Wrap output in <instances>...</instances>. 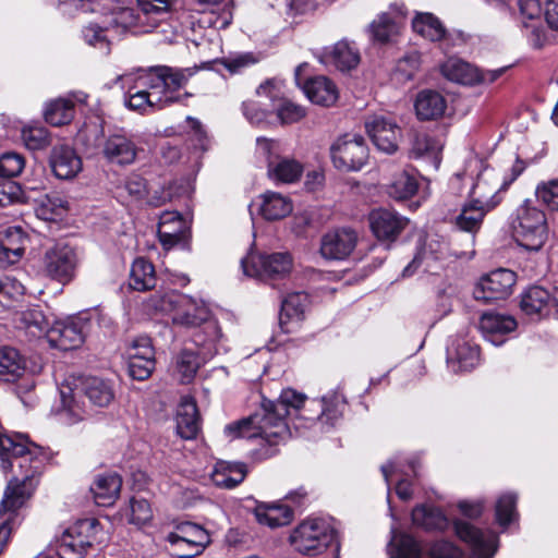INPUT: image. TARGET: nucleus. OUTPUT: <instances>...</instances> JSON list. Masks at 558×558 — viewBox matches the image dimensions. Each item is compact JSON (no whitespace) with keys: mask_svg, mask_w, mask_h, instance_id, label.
Returning a JSON list of instances; mask_svg holds the SVG:
<instances>
[{"mask_svg":"<svg viewBox=\"0 0 558 558\" xmlns=\"http://www.w3.org/2000/svg\"><path fill=\"white\" fill-rule=\"evenodd\" d=\"M25 168V158L22 154L7 151L0 156V177L14 178Z\"/></svg>","mask_w":558,"mask_h":558,"instance_id":"57","label":"nucleus"},{"mask_svg":"<svg viewBox=\"0 0 558 558\" xmlns=\"http://www.w3.org/2000/svg\"><path fill=\"white\" fill-rule=\"evenodd\" d=\"M357 234L350 228H339L328 231L322 236L319 252L330 260H343L354 251Z\"/></svg>","mask_w":558,"mask_h":558,"instance_id":"16","label":"nucleus"},{"mask_svg":"<svg viewBox=\"0 0 558 558\" xmlns=\"http://www.w3.org/2000/svg\"><path fill=\"white\" fill-rule=\"evenodd\" d=\"M456 534L468 543L477 558H490L497 548V535L490 531H482L469 522L458 520L454 522Z\"/></svg>","mask_w":558,"mask_h":558,"instance_id":"17","label":"nucleus"},{"mask_svg":"<svg viewBox=\"0 0 558 558\" xmlns=\"http://www.w3.org/2000/svg\"><path fill=\"white\" fill-rule=\"evenodd\" d=\"M247 470L244 463L218 461L211 471V481L221 488H234L242 483Z\"/></svg>","mask_w":558,"mask_h":558,"instance_id":"32","label":"nucleus"},{"mask_svg":"<svg viewBox=\"0 0 558 558\" xmlns=\"http://www.w3.org/2000/svg\"><path fill=\"white\" fill-rule=\"evenodd\" d=\"M186 222L179 211H163L158 223V236L166 248L185 240Z\"/></svg>","mask_w":558,"mask_h":558,"instance_id":"23","label":"nucleus"},{"mask_svg":"<svg viewBox=\"0 0 558 558\" xmlns=\"http://www.w3.org/2000/svg\"><path fill=\"white\" fill-rule=\"evenodd\" d=\"M88 333L89 316L80 314L53 322L47 331V340L51 347L68 351L80 348Z\"/></svg>","mask_w":558,"mask_h":558,"instance_id":"9","label":"nucleus"},{"mask_svg":"<svg viewBox=\"0 0 558 558\" xmlns=\"http://www.w3.org/2000/svg\"><path fill=\"white\" fill-rule=\"evenodd\" d=\"M19 327L33 337L45 336L51 326L44 312L38 307L27 308L17 314Z\"/></svg>","mask_w":558,"mask_h":558,"instance_id":"44","label":"nucleus"},{"mask_svg":"<svg viewBox=\"0 0 558 558\" xmlns=\"http://www.w3.org/2000/svg\"><path fill=\"white\" fill-rule=\"evenodd\" d=\"M140 10L144 17L148 14L167 13L178 0H137Z\"/></svg>","mask_w":558,"mask_h":558,"instance_id":"63","label":"nucleus"},{"mask_svg":"<svg viewBox=\"0 0 558 558\" xmlns=\"http://www.w3.org/2000/svg\"><path fill=\"white\" fill-rule=\"evenodd\" d=\"M193 74L192 69L158 65L119 75L117 82H121L123 88L128 87V108L140 113H149L181 101L182 95L179 90Z\"/></svg>","mask_w":558,"mask_h":558,"instance_id":"2","label":"nucleus"},{"mask_svg":"<svg viewBox=\"0 0 558 558\" xmlns=\"http://www.w3.org/2000/svg\"><path fill=\"white\" fill-rule=\"evenodd\" d=\"M478 360V348L465 341H459L448 349L447 362L454 372L471 371L477 365Z\"/></svg>","mask_w":558,"mask_h":558,"instance_id":"34","label":"nucleus"},{"mask_svg":"<svg viewBox=\"0 0 558 558\" xmlns=\"http://www.w3.org/2000/svg\"><path fill=\"white\" fill-rule=\"evenodd\" d=\"M189 304H191L190 295L175 290L157 291L144 302V306L148 312L169 314L171 317L174 316L178 306L182 307Z\"/></svg>","mask_w":558,"mask_h":558,"instance_id":"26","label":"nucleus"},{"mask_svg":"<svg viewBox=\"0 0 558 558\" xmlns=\"http://www.w3.org/2000/svg\"><path fill=\"white\" fill-rule=\"evenodd\" d=\"M418 189V181L413 170L404 169L396 174L388 186V193L396 199L411 198Z\"/></svg>","mask_w":558,"mask_h":558,"instance_id":"46","label":"nucleus"},{"mask_svg":"<svg viewBox=\"0 0 558 558\" xmlns=\"http://www.w3.org/2000/svg\"><path fill=\"white\" fill-rule=\"evenodd\" d=\"M490 174H493L492 171L485 170L477 175V180L470 192L473 198L465 203L454 217V227L460 231L472 234L473 238L481 230L485 216L495 209L502 199L498 193L488 196L486 180Z\"/></svg>","mask_w":558,"mask_h":558,"instance_id":"4","label":"nucleus"},{"mask_svg":"<svg viewBox=\"0 0 558 558\" xmlns=\"http://www.w3.org/2000/svg\"><path fill=\"white\" fill-rule=\"evenodd\" d=\"M517 496L514 494H504L496 502V520L502 527H507L517 517L515 511Z\"/></svg>","mask_w":558,"mask_h":558,"instance_id":"52","label":"nucleus"},{"mask_svg":"<svg viewBox=\"0 0 558 558\" xmlns=\"http://www.w3.org/2000/svg\"><path fill=\"white\" fill-rule=\"evenodd\" d=\"M142 23V14H136L133 9L123 8L117 13L114 19L112 20V23L109 26L113 27V35L116 36L126 31H131L132 28L137 27Z\"/></svg>","mask_w":558,"mask_h":558,"instance_id":"55","label":"nucleus"},{"mask_svg":"<svg viewBox=\"0 0 558 558\" xmlns=\"http://www.w3.org/2000/svg\"><path fill=\"white\" fill-rule=\"evenodd\" d=\"M244 275L263 281L286 278L292 269V258L288 253H251L241 260Z\"/></svg>","mask_w":558,"mask_h":558,"instance_id":"8","label":"nucleus"},{"mask_svg":"<svg viewBox=\"0 0 558 558\" xmlns=\"http://www.w3.org/2000/svg\"><path fill=\"white\" fill-rule=\"evenodd\" d=\"M81 388L84 396L97 407H107L114 398L110 384L97 377L87 378Z\"/></svg>","mask_w":558,"mask_h":558,"instance_id":"45","label":"nucleus"},{"mask_svg":"<svg viewBox=\"0 0 558 558\" xmlns=\"http://www.w3.org/2000/svg\"><path fill=\"white\" fill-rule=\"evenodd\" d=\"M414 108L420 120H436L444 116L447 109V100L439 92L424 89L417 94Z\"/></svg>","mask_w":558,"mask_h":558,"instance_id":"24","label":"nucleus"},{"mask_svg":"<svg viewBox=\"0 0 558 558\" xmlns=\"http://www.w3.org/2000/svg\"><path fill=\"white\" fill-rule=\"evenodd\" d=\"M113 27H100L97 24H89L83 28L84 40L104 54L110 52V43L114 38Z\"/></svg>","mask_w":558,"mask_h":558,"instance_id":"49","label":"nucleus"},{"mask_svg":"<svg viewBox=\"0 0 558 558\" xmlns=\"http://www.w3.org/2000/svg\"><path fill=\"white\" fill-rule=\"evenodd\" d=\"M104 157L112 163L131 165L137 156V146L123 130L109 134L102 144Z\"/></svg>","mask_w":558,"mask_h":558,"instance_id":"19","label":"nucleus"},{"mask_svg":"<svg viewBox=\"0 0 558 558\" xmlns=\"http://www.w3.org/2000/svg\"><path fill=\"white\" fill-rule=\"evenodd\" d=\"M25 369V360L17 350L13 348L0 350V381H16L23 376Z\"/></svg>","mask_w":558,"mask_h":558,"instance_id":"40","label":"nucleus"},{"mask_svg":"<svg viewBox=\"0 0 558 558\" xmlns=\"http://www.w3.org/2000/svg\"><path fill=\"white\" fill-rule=\"evenodd\" d=\"M478 327L488 341L500 345L502 337L517 328V320L507 314L486 312L481 316Z\"/></svg>","mask_w":558,"mask_h":558,"instance_id":"21","label":"nucleus"},{"mask_svg":"<svg viewBox=\"0 0 558 558\" xmlns=\"http://www.w3.org/2000/svg\"><path fill=\"white\" fill-rule=\"evenodd\" d=\"M66 210V202L59 195H47L38 209L45 219H53L54 216H61Z\"/></svg>","mask_w":558,"mask_h":558,"instance_id":"62","label":"nucleus"},{"mask_svg":"<svg viewBox=\"0 0 558 558\" xmlns=\"http://www.w3.org/2000/svg\"><path fill=\"white\" fill-rule=\"evenodd\" d=\"M275 110L281 124L296 123L306 116V111L302 106L289 99H280L275 105Z\"/></svg>","mask_w":558,"mask_h":558,"instance_id":"53","label":"nucleus"},{"mask_svg":"<svg viewBox=\"0 0 558 558\" xmlns=\"http://www.w3.org/2000/svg\"><path fill=\"white\" fill-rule=\"evenodd\" d=\"M335 167L342 171H357L366 163L368 148L361 135L345 134L330 147Z\"/></svg>","mask_w":558,"mask_h":558,"instance_id":"10","label":"nucleus"},{"mask_svg":"<svg viewBox=\"0 0 558 558\" xmlns=\"http://www.w3.org/2000/svg\"><path fill=\"white\" fill-rule=\"evenodd\" d=\"M50 166L57 178L68 180L82 170V160L73 148L59 145L51 151Z\"/></svg>","mask_w":558,"mask_h":558,"instance_id":"22","label":"nucleus"},{"mask_svg":"<svg viewBox=\"0 0 558 558\" xmlns=\"http://www.w3.org/2000/svg\"><path fill=\"white\" fill-rule=\"evenodd\" d=\"M369 227L374 236L389 246L407 228L409 220L395 210L378 208L368 216Z\"/></svg>","mask_w":558,"mask_h":558,"instance_id":"15","label":"nucleus"},{"mask_svg":"<svg viewBox=\"0 0 558 558\" xmlns=\"http://www.w3.org/2000/svg\"><path fill=\"white\" fill-rule=\"evenodd\" d=\"M515 282L514 271L500 268L480 278L474 286L473 296L485 303L505 300L512 293Z\"/></svg>","mask_w":558,"mask_h":558,"instance_id":"12","label":"nucleus"},{"mask_svg":"<svg viewBox=\"0 0 558 558\" xmlns=\"http://www.w3.org/2000/svg\"><path fill=\"white\" fill-rule=\"evenodd\" d=\"M412 28L423 38L432 43H439L442 49L447 50L452 46L451 34L433 13L417 12L412 20Z\"/></svg>","mask_w":558,"mask_h":558,"instance_id":"20","label":"nucleus"},{"mask_svg":"<svg viewBox=\"0 0 558 558\" xmlns=\"http://www.w3.org/2000/svg\"><path fill=\"white\" fill-rule=\"evenodd\" d=\"M255 155L265 160L267 175L277 183H294L303 173V165L287 156H281V145L276 140L258 137Z\"/></svg>","mask_w":558,"mask_h":558,"instance_id":"5","label":"nucleus"},{"mask_svg":"<svg viewBox=\"0 0 558 558\" xmlns=\"http://www.w3.org/2000/svg\"><path fill=\"white\" fill-rule=\"evenodd\" d=\"M303 90L312 102L320 106H331L338 99V89L335 83L326 76L308 78Z\"/></svg>","mask_w":558,"mask_h":558,"instance_id":"31","label":"nucleus"},{"mask_svg":"<svg viewBox=\"0 0 558 558\" xmlns=\"http://www.w3.org/2000/svg\"><path fill=\"white\" fill-rule=\"evenodd\" d=\"M231 74L240 73L242 70L258 62V58L252 52H241L223 57L220 61Z\"/></svg>","mask_w":558,"mask_h":558,"instance_id":"58","label":"nucleus"},{"mask_svg":"<svg viewBox=\"0 0 558 558\" xmlns=\"http://www.w3.org/2000/svg\"><path fill=\"white\" fill-rule=\"evenodd\" d=\"M514 241L524 250L538 252L548 239L547 218L531 201H525L510 216Z\"/></svg>","mask_w":558,"mask_h":558,"instance_id":"3","label":"nucleus"},{"mask_svg":"<svg viewBox=\"0 0 558 558\" xmlns=\"http://www.w3.org/2000/svg\"><path fill=\"white\" fill-rule=\"evenodd\" d=\"M201 365L202 361L196 352L183 349L173 360L174 376L180 383L189 384L194 379Z\"/></svg>","mask_w":558,"mask_h":558,"instance_id":"42","label":"nucleus"},{"mask_svg":"<svg viewBox=\"0 0 558 558\" xmlns=\"http://www.w3.org/2000/svg\"><path fill=\"white\" fill-rule=\"evenodd\" d=\"M421 65V56L413 51L399 59L395 69V77L399 82H407L414 77Z\"/></svg>","mask_w":558,"mask_h":558,"instance_id":"54","label":"nucleus"},{"mask_svg":"<svg viewBox=\"0 0 558 558\" xmlns=\"http://www.w3.org/2000/svg\"><path fill=\"white\" fill-rule=\"evenodd\" d=\"M389 548L390 558H421L418 544L408 534H395Z\"/></svg>","mask_w":558,"mask_h":558,"instance_id":"50","label":"nucleus"},{"mask_svg":"<svg viewBox=\"0 0 558 558\" xmlns=\"http://www.w3.org/2000/svg\"><path fill=\"white\" fill-rule=\"evenodd\" d=\"M438 150V143L427 133L417 132L412 138L410 149L411 157L421 158L424 156H435Z\"/></svg>","mask_w":558,"mask_h":558,"instance_id":"56","label":"nucleus"},{"mask_svg":"<svg viewBox=\"0 0 558 558\" xmlns=\"http://www.w3.org/2000/svg\"><path fill=\"white\" fill-rule=\"evenodd\" d=\"M167 539L179 550L189 549L191 553L186 554L187 556L202 553L210 542L207 531L191 522L180 524L175 532L168 535Z\"/></svg>","mask_w":558,"mask_h":558,"instance_id":"18","label":"nucleus"},{"mask_svg":"<svg viewBox=\"0 0 558 558\" xmlns=\"http://www.w3.org/2000/svg\"><path fill=\"white\" fill-rule=\"evenodd\" d=\"M403 15V12H400V16L397 17L391 16L390 13L379 14L369 25L373 40L379 44L393 41L400 33Z\"/></svg>","mask_w":558,"mask_h":558,"instance_id":"36","label":"nucleus"},{"mask_svg":"<svg viewBox=\"0 0 558 558\" xmlns=\"http://www.w3.org/2000/svg\"><path fill=\"white\" fill-rule=\"evenodd\" d=\"M58 389L59 400L52 408L57 420L64 425H74L83 421L87 416V410L82 388L75 384V380H65Z\"/></svg>","mask_w":558,"mask_h":558,"instance_id":"11","label":"nucleus"},{"mask_svg":"<svg viewBox=\"0 0 558 558\" xmlns=\"http://www.w3.org/2000/svg\"><path fill=\"white\" fill-rule=\"evenodd\" d=\"M28 239L19 227L0 233V262L15 264L23 256Z\"/></svg>","mask_w":558,"mask_h":558,"instance_id":"25","label":"nucleus"},{"mask_svg":"<svg viewBox=\"0 0 558 558\" xmlns=\"http://www.w3.org/2000/svg\"><path fill=\"white\" fill-rule=\"evenodd\" d=\"M129 522L135 525H143L153 518V511L149 502L143 498L133 497L130 501Z\"/></svg>","mask_w":558,"mask_h":558,"instance_id":"59","label":"nucleus"},{"mask_svg":"<svg viewBox=\"0 0 558 558\" xmlns=\"http://www.w3.org/2000/svg\"><path fill=\"white\" fill-rule=\"evenodd\" d=\"M177 432L183 439H194L199 432V416L195 401L184 397L177 410Z\"/></svg>","mask_w":558,"mask_h":558,"instance_id":"27","label":"nucleus"},{"mask_svg":"<svg viewBox=\"0 0 558 558\" xmlns=\"http://www.w3.org/2000/svg\"><path fill=\"white\" fill-rule=\"evenodd\" d=\"M336 538L333 529L322 519H308L295 527L291 534V543L294 548L310 556H315L325 550Z\"/></svg>","mask_w":558,"mask_h":558,"instance_id":"7","label":"nucleus"},{"mask_svg":"<svg viewBox=\"0 0 558 558\" xmlns=\"http://www.w3.org/2000/svg\"><path fill=\"white\" fill-rule=\"evenodd\" d=\"M365 130L378 150L393 154L398 149L401 129L390 118L373 114L365 120Z\"/></svg>","mask_w":558,"mask_h":558,"instance_id":"14","label":"nucleus"},{"mask_svg":"<svg viewBox=\"0 0 558 558\" xmlns=\"http://www.w3.org/2000/svg\"><path fill=\"white\" fill-rule=\"evenodd\" d=\"M327 62L332 63L341 71H349L360 62L357 49L347 40H340L332 48L325 52Z\"/></svg>","mask_w":558,"mask_h":558,"instance_id":"38","label":"nucleus"},{"mask_svg":"<svg viewBox=\"0 0 558 558\" xmlns=\"http://www.w3.org/2000/svg\"><path fill=\"white\" fill-rule=\"evenodd\" d=\"M21 138L26 148L40 150L50 144L49 133L43 125H26L21 131Z\"/></svg>","mask_w":558,"mask_h":558,"instance_id":"51","label":"nucleus"},{"mask_svg":"<svg viewBox=\"0 0 558 558\" xmlns=\"http://www.w3.org/2000/svg\"><path fill=\"white\" fill-rule=\"evenodd\" d=\"M155 364V359L144 360L137 355H130L128 362L129 374L133 379L145 380L151 375Z\"/></svg>","mask_w":558,"mask_h":558,"instance_id":"60","label":"nucleus"},{"mask_svg":"<svg viewBox=\"0 0 558 558\" xmlns=\"http://www.w3.org/2000/svg\"><path fill=\"white\" fill-rule=\"evenodd\" d=\"M191 304L186 306H178L172 317L174 325L184 327H195L201 325V322L208 318L210 314L209 308L204 301L190 296Z\"/></svg>","mask_w":558,"mask_h":558,"instance_id":"39","label":"nucleus"},{"mask_svg":"<svg viewBox=\"0 0 558 558\" xmlns=\"http://www.w3.org/2000/svg\"><path fill=\"white\" fill-rule=\"evenodd\" d=\"M121 486L122 480L117 473H105L96 477L90 492L98 506L108 507L119 497Z\"/></svg>","mask_w":558,"mask_h":558,"instance_id":"29","label":"nucleus"},{"mask_svg":"<svg viewBox=\"0 0 558 558\" xmlns=\"http://www.w3.org/2000/svg\"><path fill=\"white\" fill-rule=\"evenodd\" d=\"M129 286L136 291H147L156 286L154 265L143 257L136 258L131 267Z\"/></svg>","mask_w":558,"mask_h":558,"instance_id":"41","label":"nucleus"},{"mask_svg":"<svg viewBox=\"0 0 558 558\" xmlns=\"http://www.w3.org/2000/svg\"><path fill=\"white\" fill-rule=\"evenodd\" d=\"M549 301L550 294L547 290L532 286L521 294L520 308L526 316L541 317L547 312Z\"/></svg>","mask_w":558,"mask_h":558,"instance_id":"37","label":"nucleus"},{"mask_svg":"<svg viewBox=\"0 0 558 558\" xmlns=\"http://www.w3.org/2000/svg\"><path fill=\"white\" fill-rule=\"evenodd\" d=\"M74 118V100L71 98H59L51 101L45 111V119L54 126L70 123Z\"/></svg>","mask_w":558,"mask_h":558,"instance_id":"47","label":"nucleus"},{"mask_svg":"<svg viewBox=\"0 0 558 558\" xmlns=\"http://www.w3.org/2000/svg\"><path fill=\"white\" fill-rule=\"evenodd\" d=\"M305 400L303 393L284 389L278 400L263 402L259 411L226 425L223 433L229 440L259 439L263 447H269L260 454L271 457L276 453L275 447L290 437L287 416L299 413Z\"/></svg>","mask_w":558,"mask_h":558,"instance_id":"1","label":"nucleus"},{"mask_svg":"<svg viewBox=\"0 0 558 558\" xmlns=\"http://www.w3.org/2000/svg\"><path fill=\"white\" fill-rule=\"evenodd\" d=\"M77 265L75 250L66 244L54 245L46 252L44 257L46 275L63 284L74 279Z\"/></svg>","mask_w":558,"mask_h":558,"instance_id":"13","label":"nucleus"},{"mask_svg":"<svg viewBox=\"0 0 558 558\" xmlns=\"http://www.w3.org/2000/svg\"><path fill=\"white\" fill-rule=\"evenodd\" d=\"M199 326L201 328L193 335V342L203 349L205 359L211 357L218 353V343L222 339L221 328L210 314L208 318L201 322Z\"/></svg>","mask_w":558,"mask_h":558,"instance_id":"30","label":"nucleus"},{"mask_svg":"<svg viewBox=\"0 0 558 558\" xmlns=\"http://www.w3.org/2000/svg\"><path fill=\"white\" fill-rule=\"evenodd\" d=\"M307 305L308 295L304 292H294L287 295L281 303V326L290 322H301L304 317V312Z\"/></svg>","mask_w":558,"mask_h":558,"instance_id":"43","label":"nucleus"},{"mask_svg":"<svg viewBox=\"0 0 558 558\" xmlns=\"http://www.w3.org/2000/svg\"><path fill=\"white\" fill-rule=\"evenodd\" d=\"M430 558H462V553L451 543L439 541L432 546Z\"/></svg>","mask_w":558,"mask_h":558,"instance_id":"64","label":"nucleus"},{"mask_svg":"<svg viewBox=\"0 0 558 558\" xmlns=\"http://www.w3.org/2000/svg\"><path fill=\"white\" fill-rule=\"evenodd\" d=\"M254 514L258 523L271 529L288 525L293 520V510L281 502L259 504Z\"/></svg>","mask_w":558,"mask_h":558,"instance_id":"33","label":"nucleus"},{"mask_svg":"<svg viewBox=\"0 0 558 558\" xmlns=\"http://www.w3.org/2000/svg\"><path fill=\"white\" fill-rule=\"evenodd\" d=\"M441 73L449 81L463 85H473L486 81V77L481 75L477 68L458 58H449L445 61L441 65Z\"/></svg>","mask_w":558,"mask_h":558,"instance_id":"28","label":"nucleus"},{"mask_svg":"<svg viewBox=\"0 0 558 558\" xmlns=\"http://www.w3.org/2000/svg\"><path fill=\"white\" fill-rule=\"evenodd\" d=\"M412 521L425 530H444L448 524L447 518L439 509L426 506L413 509Z\"/></svg>","mask_w":558,"mask_h":558,"instance_id":"48","label":"nucleus"},{"mask_svg":"<svg viewBox=\"0 0 558 558\" xmlns=\"http://www.w3.org/2000/svg\"><path fill=\"white\" fill-rule=\"evenodd\" d=\"M535 194L549 209L558 210V180L539 183Z\"/></svg>","mask_w":558,"mask_h":558,"instance_id":"61","label":"nucleus"},{"mask_svg":"<svg viewBox=\"0 0 558 558\" xmlns=\"http://www.w3.org/2000/svg\"><path fill=\"white\" fill-rule=\"evenodd\" d=\"M98 525L96 519H84L64 529L54 539L59 558H84L93 546Z\"/></svg>","mask_w":558,"mask_h":558,"instance_id":"6","label":"nucleus"},{"mask_svg":"<svg viewBox=\"0 0 558 558\" xmlns=\"http://www.w3.org/2000/svg\"><path fill=\"white\" fill-rule=\"evenodd\" d=\"M258 210L267 220H278L292 213L293 206L289 197L268 191L259 196Z\"/></svg>","mask_w":558,"mask_h":558,"instance_id":"35","label":"nucleus"}]
</instances>
